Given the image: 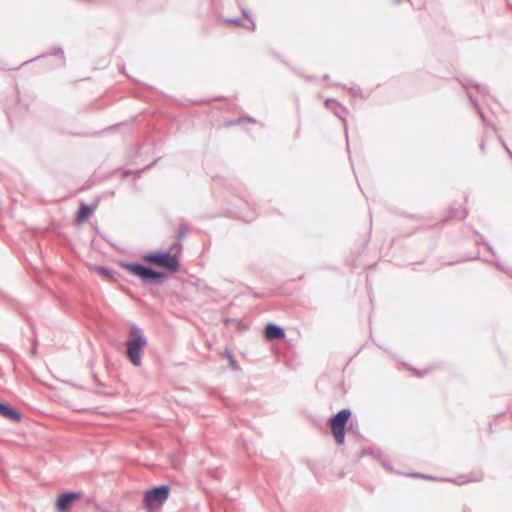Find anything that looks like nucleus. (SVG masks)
Returning <instances> with one entry per match:
<instances>
[{
	"label": "nucleus",
	"instance_id": "obj_1",
	"mask_svg": "<svg viewBox=\"0 0 512 512\" xmlns=\"http://www.w3.org/2000/svg\"><path fill=\"white\" fill-rule=\"evenodd\" d=\"M146 345L147 339L143 335L142 330L136 325H132L129 338L126 341V355L135 367L141 366L142 353Z\"/></svg>",
	"mask_w": 512,
	"mask_h": 512
},
{
	"label": "nucleus",
	"instance_id": "obj_2",
	"mask_svg": "<svg viewBox=\"0 0 512 512\" xmlns=\"http://www.w3.org/2000/svg\"><path fill=\"white\" fill-rule=\"evenodd\" d=\"M169 493V485H160L146 490L143 496V509L146 512L159 511L168 499Z\"/></svg>",
	"mask_w": 512,
	"mask_h": 512
},
{
	"label": "nucleus",
	"instance_id": "obj_3",
	"mask_svg": "<svg viewBox=\"0 0 512 512\" xmlns=\"http://www.w3.org/2000/svg\"><path fill=\"white\" fill-rule=\"evenodd\" d=\"M124 267L138 276L144 284H161L167 275L140 263H126Z\"/></svg>",
	"mask_w": 512,
	"mask_h": 512
},
{
	"label": "nucleus",
	"instance_id": "obj_4",
	"mask_svg": "<svg viewBox=\"0 0 512 512\" xmlns=\"http://www.w3.org/2000/svg\"><path fill=\"white\" fill-rule=\"evenodd\" d=\"M144 260L159 267H164L170 272H176L180 267L178 258L170 252L149 253L144 256Z\"/></svg>",
	"mask_w": 512,
	"mask_h": 512
},
{
	"label": "nucleus",
	"instance_id": "obj_5",
	"mask_svg": "<svg viewBox=\"0 0 512 512\" xmlns=\"http://www.w3.org/2000/svg\"><path fill=\"white\" fill-rule=\"evenodd\" d=\"M350 416L351 411L349 409H342L330 419L331 431L338 444L344 443L345 427Z\"/></svg>",
	"mask_w": 512,
	"mask_h": 512
},
{
	"label": "nucleus",
	"instance_id": "obj_6",
	"mask_svg": "<svg viewBox=\"0 0 512 512\" xmlns=\"http://www.w3.org/2000/svg\"><path fill=\"white\" fill-rule=\"evenodd\" d=\"M82 493L81 492H65L61 494L56 502L57 509L60 512H65L69 509V507L72 505V503L81 498Z\"/></svg>",
	"mask_w": 512,
	"mask_h": 512
},
{
	"label": "nucleus",
	"instance_id": "obj_7",
	"mask_svg": "<svg viewBox=\"0 0 512 512\" xmlns=\"http://www.w3.org/2000/svg\"><path fill=\"white\" fill-rule=\"evenodd\" d=\"M0 416L16 423L22 421L21 414L7 403L0 402Z\"/></svg>",
	"mask_w": 512,
	"mask_h": 512
},
{
	"label": "nucleus",
	"instance_id": "obj_8",
	"mask_svg": "<svg viewBox=\"0 0 512 512\" xmlns=\"http://www.w3.org/2000/svg\"><path fill=\"white\" fill-rule=\"evenodd\" d=\"M326 107L328 109H330L331 111H333V113L338 117L340 118L343 123H344V129H345V134L347 135V126H346V121H345V118H344V113H345V108L342 107L338 102H336L334 99H327L326 100Z\"/></svg>",
	"mask_w": 512,
	"mask_h": 512
},
{
	"label": "nucleus",
	"instance_id": "obj_9",
	"mask_svg": "<svg viewBox=\"0 0 512 512\" xmlns=\"http://www.w3.org/2000/svg\"><path fill=\"white\" fill-rule=\"evenodd\" d=\"M265 337L269 340L282 339L285 337V331L282 327L269 323L265 327Z\"/></svg>",
	"mask_w": 512,
	"mask_h": 512
},
{
	"label": "nucleus",
	"instance_id": "obj_10",
	"mask_svg": "<svg viewBox=\"0 0 512 512\" xmlns=\"http://www.w3.org/2000/svg\"><path fill=\"white\" fill-rule=\"evenodd\" d=\"M95 206L82 204L77 214V221L84 222L89 215L94 211Z\"/></svg>",
	"mask_w": 512,
	"mask_h": 512
},
{
	"label": "nucleus",
	"instance_id": "obj_11",
	"mask_svg": "<svg viewBox=\"0 0 512 512\" xmlns=\"http://www.w3.org/2000/svg\"><path fill=\"white\" fill-rule=\"evenodd\" d=\"M481 478L478 477V478H469V477H466V476H459L457 478H454V479H445V481H449V482H453L455 484H458V485H462V484H465V483H469L471 481H477Z\"/></svg>",
	"mask_w": 512,
	"mask_h": 512
},
{
	"label": "nucleus",
	"instance_id": "obj_12",
	"mask_svg": "<svg viewBox=\"0 0 512 512\" xmlns=\"http://www.w3.org/2000/svg\"><path fill=\"white\" fill-rule=\"evenodd\" d=\"M95 271L99 275H101V276H103V277H105L107 279H111L113 277V272L110 269H108V268H106L104 266H96L95 267Z\"/></svg>",
	"mask_w": 512,
	"mask_h": 512
},
{
	"label": "nucleus",
	"instance_id": "obj_13",
	"mask_svg": "<svg viewBox=\"0 0 512 512\" xmlns=\"http://www.w3.org/2000/svg\"><path fill=\"white\" fill-rule=\"evenodd\" d=\"M469 98H470L471 102L474 104L475 108L477 109L478 114H479L480 118L482 119L483 123H486V117L483 114L481 108L479 107L478 101L471 94H469Z\"/></svg>",
	"mask_w": 512,
	"mask_h": 512
},
{
	"label": "nucleus",
	"instance_id": "obj_14",
	"mask_svg": "<svg viewBox=\"0 0 512 512\" xmlns=\"http://www.w3.org/2000/svg\"><path fill=\"white\" fill-rule=\"evenodd\" d=\"M187 231H188V227H187V225H181V226L179 227L178 232H177V239H178L179 241H180V240H182V239H184V238H185V236H186Z\"/></svg>",
	"mask_w": 512,
	"mask_h": 512
},
{
	"label": "nucleus",
	"instance_id": "obj_15",
	"mask_svg": "<svg viewBox=\"0 0 512 512\" xmlns=\"http://www.w3.org/2000/svg\"><path fill=\"white\" fill-rule=\"evenodd\" d=\"M227 23L234 24L237 26L242 25V19L241 18H231L226 21Z\"/></svg>",
	"mask_w": 512,
	"mask_h": 512
},
{
	"label": "nucleus",
	"instance_id": "obj_16",
	"mask_svg": "<svg viewBox=\"0 0 512 512\" xmlns=\"http://www.w3.org/2000/svg\"><path fill=\"white\" fill-rule=\"evenodd\" d=\"M412 476L414 477H418V478H424V479H431V480H436L435 477H432V476H428L426 474H421V473H415V474H411Z\"/></svg>",
	"mask_w": 512,
	"mask_h": 512
},
{
	"label": "nucleus",
	"instance_id": "obj_17",
	"mask_svg": "<svg viewBox=\"0 0 512 512\" xmlns=\"http://www.w3.org/2000/svg\"><path fill=\"white\" fill-rule=\"evenodd\" d=\"M475 88L481 94H485L487 92L486 86H484V85L476 84Z\"/></svg>",
	"mask_w": 512,
	"mask_h": 512
},
{
	"label": "nucleus",
	"instance_id": "obj_18",
	"mask_svg": "<svg viewBox=\"0 0 512 512\" xmlns=\"http://www.w3.org/2000/svg\"><path fill=\"white\" fill-rule=\"evenodd\" d=\"M181 249H182V245H181V243H180L179 241H178V242H176V243H174V244L171 246V248H170V250H171V251H175V252H178V251H180Z\"/></svg>",
	"mask_w": 512,
	"mask_h": 512
},
{
	"label": "nucleus",
	"instance_id": "obj_19",
	"mask_svg": "<svg viewBox=\"0 0 512 512\" xmlns=\"http://www.w3.org/2000/svg\"><path fill=\"white\" fill-rule=\"evenodd\" d=\"M226 354H227V357L229 358V361H230L232 367H237L232 353L228 351Z\"/></svg>",
	"mask_w": 512,
	"mask_h": 512
},
{
	"label": "nucleus",
	"instance_id": "obj_20",
	"mask_svg": "<svg viewBox=\"0 0 512 512\" xmlns=\"http://www.w3.org/2000/svg\"><path fill=\"white\" fill-rule=\"evenodd\" d=\"M502 145L504 149L507 151L508 155L512 158V151L507 147L506 143L502 141Z\"/></svg>",
	"mask_w": 512,
	"mask_h": 512
},
{
	"label": "nucleus",
	"instance_id": "obj_21",
	"mask_svg": "<svg viewBox=\"0 0 512 512\" xmlns=\"http://www.w3.org/2000/svg\"><path fill=\"white\" fill-rule=\"evenodd\" d=\"M482 244L487 248L488 251L494 254L493 248L487 242L483 241Z\"/></svg>",
	"mask_w": 512,
	"mask_h": 512
},
{
	"label": "nucleus",
	"instance_id": "obj_22",
	"mask_svg": "<svg viewBox=\"0 0 512 512\" xmlns=\"http://www.w3.org/2000/svg\"><path fill=\"white\" fill-rule=\"evenodd\" d=\"M245 27H246L247 29L254 30V28H255V23H254L252 20H250V21H249V26H245Z\"/></svg>",
	"mask_w": 512,
	"mask_h": 512
},
{
	"label": "nucleus",
	"instance_id": "obj_23",
	"mask_svg": "<svg viewBox=\"0 0 512 512\" xmlns=\"http://www.w3.org/2000/svg\"><path fill=\"white\" fill-rule=\"evenodd\" d=\"M480 148H481L482 151H484V149H485L484 142L481 143Z\"/></svg>",
	"mask_w": 512,
	"mask_h": 512
},
{
	"label": "nucleus",
	"instance_id": "obj_24",
	"mask_svg": "<svg viewBox=\"0 0 512 512\" xmlns=\"http://www.w3.org/2000/svg\"><path fill=\"white\" fill-rule=\"evenodd\" d=\"M499 269L503 270L502 266L499 263L495 264Z\"/></svg>",
	"mask_w": 512,
	"mask_h": 512
},
{
	"label": "nucleus",
	"instance_id": "obj_25",
	"mask_svg": "<svg viewBox=\"0 0 512 512\" xmlns=\"http://www.w3.org/2000/svg\"><path fill=\"white\" fill-rule=\"evenodd\" d=\"M243 15L247 18L248 17V14L246 12V10H243Z\"/></svg>",
	"mask_w": 512,
	"mask_h": 512
},
{
	"label": "nucleus",
	"instance_id": "obj_26",
	"mask_svg": "<svg viewBox=\"0 0 512 512\" xmlns=\"http://www.w3.org/2000/svg\"><path fill=\"white\" fill-rule=\"evenodd\" d=\"M59 53H60L61 55H63V50H62V49H59Z\"/></svg>",
	"mask_w": 512,
	"mask_h": 512
},
{
	"label": "nucleus",
	"instance_id": "obj_27",
	"mask_svg": "<svg viewBox=\"0 0 512 512\" xmlns=\"http://www.w3.org/2000/svg\"><path fill=\"white\" fill-rule=\"evenodd\" d=\"M383 464L386 467V469H390V467L388 465H386L385 463H383Z\"/></svg>",
	"mask_w": 512,
	"mask_h": 512
},
{
	"label": "nucleus",
	"instance_id": "obj_28",
	"mask_svg": "<svg viewBox=\"0 0 512 512\" xmlns=\"http://www.w3.org/2000/svg\"><path fill=\"white\" fill-rule=\"evenodd\" d=\"M400 1H401V0H394V3H396V4H397V3H399Z\"/></svg>",
	"mask_w": 512,
	"mask_h": 512
}]
</instances>
